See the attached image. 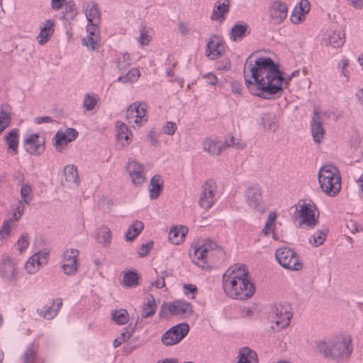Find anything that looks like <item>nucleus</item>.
Instances as JSON below:
<instances>
[{"instance_id":"f257e3e1","label":"nucleus","mask_w":363,"mask_h":363,"mask_svg":"<svg viewBox=\"0 0 363 363\" xmlns=\"http://www.w3.org/2000/svg\"><path fill=\"white\" fill-rule=\"evenodd\" d=\"M243 76L246 86L255 96L271 100L282 94L283 73L269 57H259L254 61L250 55L243 68Z\"/></svg>"},{"instance_id":"f03ea898","label":"nucleus","mask_w":363,"mask_h":363,"mask_svg":"<svg viewBox=\"0 0 363 363\" xmlns=\"http://www.w3.org/2000/svg\"><path fill=\"white\" fill-rule=\"evenodd\" d=\"M245 265L229 268L223 276V287L225 293L234 299L246 300L252 297L255 287L249 279Z\"/></svg>"},{"instance_id":"7ed1b4c3","label":"nucleus","mask_w":363,"mask_h":363,"mask_svg":"<svg viewBox=\"0 0 363 363\" xmlns=\"http://www.w3.org/2000/svg\"><path fill=\"white\" fill-rule=\"evenodd\" d=\"M352 337L339 335L315 342L318 352L326 359H343L349 358L352 352Z\"/></svg>"},{"instance_id":"20e7f679","label":"nucleus","mask_w":363,"mask_h":363,"mask_svg":"<svg viewBox=\"0 0 363 363\" xmlns=\"http://www.w3.org/2000/svg\"><path fill=\"white\" fill-rule=\"evenodd\" d=\"M318 182L322 190L335 196L341 189V177L337 167L332 164L323 166L318 172Z\"/></svg>"},{"instance_id":"39448f33","label":"nucleus","mask_w":363,"mask_h":363,"mask_svg":"<svg viewBox=\"0 0 363 363\" xmlns=\"http://www.w3.org/2000/svg\"><path fill=\"white\" fill-rule=\"evenodd\" d=\"M218 250V245L211 240H206L199 247L194 248L193 254H190L191 258L196 265L205 269L208 267V258L213 255V251Z\"/></svg>"},{"instance_id":"423d86ee","label":"nucleus","mask_w":363,"mask_h":363,"mask_svg":"<svg viewBox=\"0 0 363 363\" xmlns=\"http://www.w3.org/2000/svg\"><path fill=\"white\" fill-rule=\"evenodd\" d=\"M275 257L280 265L286 269L298 271L303 268L298 254L291 248H279L275 252Z\"/></svg>"},{"instance_id":"0eeeda50","label":"nucleus","mask_w":363,"mask_h":363,"mask_svg":"<svg viewBox=\"0 0 363 363\" xmlns=\"http://www.w3.org/2000/svg\"><path fill=\"white\" fill-rule=\"evenodd\" d=\"M316 208L313 205L303 203L299 206L297 210L298 213L296 216V219L298 220V227L303 228L304 226L313 228L318 223V217H315V211Z\"/></svg>"},{"instance_id":"6e6552de","label":"nucleus","mask_w":363,"mask_h":363,"mask_svg":"<svg viewBox=\"0 0 363 363\" xmlns=\"http://www.w3.org/2000/svg\"><path fill=\"white\" fill-rule=\"evenodd\" d=\"M187 323H179L167 330L162 337V342L166 346L174 345L179 342L189 333Z\"/></svg>"},{"instance_id":"1a4fd4ad","label":"nucleus","mask_w":363,"mask_h":363,"mask_svg":"<svg viewBox=\"0 0 363 363\" xmlns=\"http://www.w3.org/2000/svg\"><path fill=\"white\" fill-rule=\"evenodd\" d=\"M273 311L275 314L274 322L277 328L272 326L273 330L283 329L290 324L292 318L291 308L289 303L279 304L274 306Z\"/></svg>"},{"instance_id":"9d476101","label":"nucleus","mask_w":363,"mask_h":363,"mask_svg":"<svg viewBox=\"0 0 363 363\" xmlns=\"http://www.w3.org/2000/svg\"><path fill=\"white\" fill-rule=\"evenodd\" d=\"M125 118L129 123H134L138 127L142 126L147 121L145 106L138 102L133 103L126 110Z\"/></svg>"},{"instance_id":"9b49d317","label":"nucleus","mask_w":363,"mask_h":363,"mask_svg":"<svg viewBox=\"0 0 363 363\" xmlns=\"http://www.w3.org/2000/svg\"><path fill=\"white\" fill-rule=\"evenodd\" d=\"M245 201L248 206L259 213L265 211L264 203L262 200V190L258 186L247 188L245 192Z\"/></svg>"},{"instance_id":"f8f14e48","label":"nucleus","mask_w":363,"mask_h":363,"mask_svg":"<svg viewBox=\"0 0 363 363\" xmlns=\"http://www.w3.org/2000/svg\"><path fill=\"white\" fill-rule=\"evenodd\" d=\"M216 189V182L213 179H208L201 186V194L199 201L201 208L208 210L216 201L215 192Z\"/></svg>"},{"instance_id":"ddd939ff","label":"nucleus","mask_w":363,"mask_h":363,"mask_svg":"<svg viewBox=\"0 0 363 363\" xmlns=\"http://www.w3.org/2000/svg\"><path fill=\"white\" fill-rule=\"evenodd\" d=\"M225 52V42L218 35L210 37L206 48V55L211 60H216Z\"/></svg>"},{"instance_id":"4468645a","label":"nucleus","mask_w":363,"mask_h":363,"mask_svg":"<svg viewBox=\"0 0 363 363\" xmlns=\"http://www.w3.org/2000/svg\"><path fill=\"white\" fill-rule=\"evenodd\" d=\"M17 266L14 259L7 256L0 263V275L1 278L9 282L16 281Z\"/></svg>"},{"instance_id":"2eb2a0df","label":"nucleus","mask_w":363,"mask_h":363,"mask_svg":"<svg viewBox=\"0 0 363 363\" xmlns=\"http://www.w3.org/2000/svg\"><path fill=\"white\" fill-rule=\"evenodd\" d=\"M269 13L270 19L275 24H280L284 21L288 15V6L286 3L281 1H274L272 3Z\"/></svg>"},{"instance_id":"dca6fc26","label":"nucleus","mask_w":363,"mask_h":363,"mask_svg":"<svg viewBox=\"0 0 363 363\" xmlns=\"http://www.w3.org/2000/svg\"><path fill=\"white\" fill-rule=\"evenodd\" d=\"M24 145L30 154L40 155L45 151V138H40L38 133L31 134L25 139Z\"/></svg>"},{"instance_id":"f3484780","label":"nucleus","mask_w":363,"mask_h":363,"mask_svg":"<svg viewBox=\"0 0 363 363\" xmlns=\"http://www.w3.org/2000/svg\"><path fill=\"white\" fill-rule=\"evenodd\" d=\"M132 182L135 185H141L145 181V173L143 165L135 160H129L126 165Z\"/></svg>"},{"instance_id":"a211bd4d","label":"nucleus","mask_w":363,"mask_h":363,"mask_svg":"<svg viewBox=\"0 0 363 363\" xmlns=\"http://www.w3.org/2000/svg\"><path fill=\"white\" fill-rule=\"evenodd\" d=\"M62 307V299L56 298L52 301L51 303L43 306L41 308L37 309L38 314L46 319L52 320L56 317Z\"/></svg>"},{"instance_id":"6ab92c4d","label":"nucleus","mask_w":363,"mask_h":363,"mask_svg":"<svg viewBox=\"0 0 363 363\" xmlns=\"http://www.w3.org/2000/svg\"><path fill=\"white\" fill-rule=\"evenodd\" d=\"M311 133L314 142L320 143L325 135L323 121L317 109L313 111V116L311 122Z\"/></svg>"},{"instance_id":"aec40b11","label":"nucleus","mask_w":363,"mask_h":363,"mask_svg":"<svg viewBox=\"0 0 363 363\" xmlns=\"http://www.w3.org/2000/svg\"><path fill=\"white\" fill-rule=\"evenodd\" d=\"M77 136L78 132L72 128H67L65 131L58 130L54 138L56 148L57 149L60 145L73 141Z\"/></svg>"},{"instance_id":"412c9836","label":"nucleus","mask_w":363,"mask_h":363,"mask_svg":"<svg viewBox=\"0 0 363 363\" xmlns=\"http://www.w3.org/2000/svg\"><path fill=\"white\" fill-rule=\"evenodd\" d=\"M203 150L212 156L219 155L225 150L224 143H220L211 138H206L202 143Z\"/></svg>"},{"instance_id":"4be33fe9","label":"nucleus","mask_w":363,"mask_h":363,"mask_svg":"<svg viewBox=\"0 0 363 363\" xmlns=\"http://www.w3.org/2000/svg\"><path fill=\"white\" fill-rule=\"evenodd\" d=\"M230 2L228 0H219L215 5L211 18L213 21H222L229 12Z\"/></svg>"},{"instance_id":"5701e85b","label":"nucleus","mask_w":363,"mask_h":363,"mask_svg":"<svg viewBox=\"0 0 363 363\" xmlns=\"http://www.w3.org/2000/svg\"><path fill=\"white\" fill-rule=\"evenodd\" d=\"M172 315L189 316L192 313V306L190 303L178 300L171 303Z\"/></svg>"},{"instance_id":"b1692460","label":"nucleus","mask_w":363,"mask_h":363,"mask_svg":"<svg viewBox=\"0 0 363 363\" xmlns=\"http://www.w3.org/2000/svg\"><path fill=\"white\" fill-rule=\"evenodd\" d=\"M250 28L244 22H238L230 30V39L233 41H240L250 33Z\"/></svg>"},{"instance_id":"393cba45","label":"nucleus","mask_w":363,"mask_h":363,"mask_svg":"<svg viewBox=\"0 0 363 363\" xmlns=\"http://www.w3.org/2000/svg\"><path fill=\"white\" fill-rule=\"evenodd\" d=\"M87 21L93 26H98L101 20V13L98 6L94 2H88L85 7Z\"/></svg>"},{"instance_id":"a878e982","label":"nucleus","mask_w":363,"mask_h":363,"mask_svg":"<svg viewBox=\"0 0 363 363\" xmlns=\"http://www.w3.org/2000/svg\"><path fill=\"white\" fill-rule=\"evenodd\" d=\"M117 128V140L123 147L128 145L133 137L130 130H128L127 125L121 122L116 123Z\"/></svg>"},{"instance_id":"bb28decb","label":"nucleus","mask_w":363,"mask_h":363,"mask_svg":"<svg viewBox=\"0 0 363 363\" xmlns=\"http://www.w3.org/2000/svg\"><path fill=\"white\" fill-rule=\"evenodd\" d=\"M163 190V180L160 174H155L150 182V198L155 199L160 196Z\"/></svg>"},{"instance_id":"cd10ccee","label":"nucleus","mask_w":363,"mask_h":363,"mask_svg":"<svg viewBox=\"0 0 363 363\" xmlns=\"http://www.w3.org/2000/svg\"><path fill=\"white\" fill-rule=\"evenodd\" d=\"M38 346L32 342L23 352L20 358V363H36L38 359Z\"/></svg>"},{"instance_id":"c85d7f7f","label":"nucleus","mask_w":363,"mask_h":363,"mask_svg":"<svg viewBox=\"0 0 363 363\" xmlns=\"http://www.w3.org/2000/svg\"><path fill=\"white\" fill-rule=\"evenodd\" d=\"M55 21L52 19L47 20L44 26L41 28L40 32L38 36V43L43 45L54 33Z\"/></svg>"},{"instance_id":"c756f323","label":"nucleus","mask_w":363,"mask_h":363,"mask_svg":"<svg viewBox=\"0 0 363 363\" xmlns=\"http://www.w3.org/2000/svg\"><path fill=\"white\" fill-rule=\"evenodd\" d=\"M11 107L7 104H2L0 107V134L9 126L11 121Z\"/></svg>"},{"instance_id":"7c9ffc66","label":"nucleus","mask_w":363,"mask_h":363,"mask_svg":"<svg viewBox=\"0 0 363 363\" xmlns=\"http://www.w3.org/2000/svg\"><path fill=\"white\" fill-rule=\"evenodd\" d=\"M326 45H330L334 48H340L345 43V33L342 30L333 31L327 38L324 40Z\"/></svg>"},{"instance_id":"2f4dec72","label":"nucleus","mask_w":363,"mask_h":363,"mask_svg":"<svg viewBox=\"0 0 363 363\" xmlns=\"http://www.w3.org/2000/svg\"><path fill=\"white\" fill-rule=\"evenodd\" d=\"M64 175L65 177V182L67 184H64V185L70 186L71 184H75L76 186H78L79 176L77 172V168L75 165H67L64 168Z\"/></svg>"},{"instance_id":"473e14b6","label":"nucleus","mask_w":363,"mask_h":363,"mask_svg":"<svg viewBox=\"0 0 363 363\" xmlns=\"http://www.w3.org/2000/svg\"><path fill=\"white\" fill-rule=\"evenodd\" d=\"M18 138L19 130L17 128L12 129L5 135V140L9 146V149L11 150L15 155L18 153Z\"/></svg>"},{"instance_id":"72a5a7b5","label":"nucleus","mask_w":363,"mask_h":363,"mask_svg":"<svg viewBox=\"0 0 363 363\" xmlns=\"http://www.w3.org/2000/svg\"><path fill=\"white\" fill-rule=\"evenodd\" d=\"M239 357L238 363H258L256 352L247 347L240 350Z\"/></svg>"},{"instance_id":"f704fd0d","label":"nucleus","mask_w":363,"mask_h":363,"mask_svg":"<svg viewBox=\"0 0 363 363\" xmlns=\"http://www.w3.org/2000/svg\"><path fill=\"white\" fill-rule=\"evenodd\" d=\"M186 232L187 230L183 226L174 227L169 231V240L174 245H179L182 242Z\"/></svg>"},{"instance_id":"c9c22d12","label":"nucleus","mask_w":363,"mask_h":363,"mask_svg":"<svg viewBox=\"0 0 363 363\" xmlns=\"http://www.w3.org/2000/svg\"><path fill=\"white\" fill-rule=\"evenodd\" d=\"M143 228V223L141 221L135 220L128 229L125 234V240L133 241L140 235Z\"/></svg>"},{"instance_id":"e433bc0d","label":"nucleus","mask_w":363,"mask_h":363,"mask_svg":"<svg viewBox=\"0 0 363 363\" xmlns=\"http://www.w3.org/2000/svg\"><path fill=\"white\" fill-rule=\"evenodd\" d=\"M156 311V303L154 296L152 294H149L147 297V302L143 306L142 310V317L147 318L152 317Z\"/></svg>"},{"instance_id":"4c0bfd02","label":"nucleus","mask_w":363,"mask_h":363,"mask_svg":"<svg viewBox=\"0 0 363 363\" xmlns=\"http://www.w3.org/2000/svg\"><path fill=\"white\" fill-rule=\"evenodd\" d=\"M112 232L106 225H102L99 231L98 240L104 247H109L111 243Z\"/></svg>"},{"instance_id":"58836bf2","label":"nucleus","mask_w":363,"mask_h":363,"mask_svg":"<svg viewBox=\"0 0 363 363\" xmlns=\"http://www.w3.org/2000/svg\"><path fill=\"white\" fill-rule=\"evenodd\" d=\"M262 125L265 129L275 131L278 128V120L274 113H267L262 117Z\"/></svg>"},{"instance_id":"ea45409f","label":"nucleus","mask_w":363,"mask_h":363,"mask_svg":"<svg viewBox=\"0 0 363 363\" xmlns=\"http://www.w3.org/2000/svg\"><path fill=\"white\" fill-rule=\"evenodd\" d=\"M137 323H135L133 326H131V324L128 325L127 328H124L123 330L121 336L114 340L113 345L115 348L118 347L123 342H124L126 340L129 339L133 333H134L135 328L136 327Z\"/></svg>"},{"instance_id":"a19ab883","label":"nucleus","mask_w":363,"mask_h":363,"mask_svg":"<svg viewBox=\"0 0 363 363\" xmlns=\"http://www.w3.org/2000/svg\"><path fill=\"white\" fill-rule=\"evenodd\" d=\"M111 316L112 320L118 325H124L129 320V314L125 309L114 310Z\"/></svg>"},{"instance_id":"79ce46f5","label":"nucleus","mask_w":363,"mask_h":363,"mask_svg":"<svg viewBox=\"0 0 363 363\" xmlns=\"http://www.w3.org/2000/svg\"><path fill=\"white\" fill-rule=\"evenodd\" d=\"M38 255H33L29 258L25 264V268L28 273L30 274H35L42 266L39 262Z\"/></svg>"},{"instance_id":"37998d69","label":"nucleus","mask_w":363,"mask_h":363,"mask_svg":"<svg viewBox=\"0 0 363 363\" xmlns=\"http://www.w3.org/2000/svg\"><path fill=\"white\" fill-rule=\"evenodd\" d=\"M33 189L28 184H25L21 188V197L22 203L29 204L33 199Z\"/></svg>"},{"instance_id":"c03bdc74","label":"nucleus","mask_w":363,"mask_h":363,"mask_svg":"<svg viewBox=\"0 0 363 363\" xmlns=\"http://www.w3.org/2000/svg\"><path fill=\"white\" fill-rule=\"evenodd\" d=\"M139 276L135 272H128L124 274L123 283L126 287H135L139 284Z\"/></svg>"},{"instance_id":"a18cd8bd","label":"nucleus","mask_w":363,"mask_h":363,"mask_svg":"<svg viewBox=\"0 0 363 363\" xmlns=\"http://www.w3.org/2000/svg\"><path fill=\"white\" fill-rule=\"evenodd\" d=\"M140 76L139 69L133 68L129 70L125 75L119 77L118 81L122 83L133 82L137 81Z\"/></svg>"},{"instance_id":"49530a36","label":"nucleus","mask_w":363,"mask_h":363,"mask_svg":"<svg viewBox=\"0 0 363 363\" xmlns=\"http://www.w3.org/2000/svg\"><path fill=\"white\" fill-rule=\"evenodd\" d=\"M78 259H73L70 262H62V269L65 274L72 276L77 273L78 270Z\"/></svg>"},{"instance_id":"de8ad7c7","label":"nucleus","mask_w":363,"mask_h":363,"mask_svg":"<svg viewBox=\"0 0 363 363\" xmlns=\"http://www.w3.org/2000/svg\"><path fill=\"white\" fill-rule=\"evenodd\" d=\"M277 218V213L274 211H271L268 216L267 220L265 223L264 228L262 229V233L264 235H267L274 230L275 220Z\"/></svg>"},{"instance_id":"09e8293b","label":"nucleus","mask_w":363,"mask_h":363,"mask_svg":"<svg viewBox=\"0 0 363 363\" xmlns=\"http://www.w3.org/2000/svg\"><path fill=\"white\" fill-rule=\"evenodd\" d=\"M99 101V97L95 94H86L84 96L83 106L86 108V111L93 110L97 102Z\"/></svg>"},{"instance_id":"8fccbe9b","label":"nucleus","mask_w":363,"mask_h":363,"mask_svg":"<svg viewBox=\"0 0 363 363\" xmlns=\"http://www.w3.org/2000/svg\"><path fill=\"white\" fill-rule=\"evenodd\" d=\"M328 232V230L327 229L316 232L309 240L311 244L315 247L321 245L325 240Z\"/></svg>"},{"instance_id":"3c124183","label":"nucleus","mask_w":363,"mask_h":363,"mask_svg":"<svg viewBox=\"0 0 363 363\" xmlns=\"http://www.w3.org/2000/svg\"><path fill=\"white\" fill-rule=\"evenodd\" d=\"M131 64L130 55L123 53L117 59V67L120 71L125 70Z\"/></svg>"},{"instance_id":"603ef678","label":"nucleus","mask_w":363,"mask_h":363,"mask_svg":"<svg viewBox=\"0 0 363 363\" xmlns=\"http://www.w3.org/2000/svg\"><path fill=\"white\" fill-rule=\"evenodd\" d=\"M100 37L86 36L82 39V45L91 50L97 49L99 46Z\"/></svg>"},{"instance_id":"864d4df0","label":"nucleus","mask_w":363,"mask_h":363,"mask_svg":"<svg viewBox=\"0 0 363 363\" xmlns=\"http://www.w3.org/2000/svg\"><path fill=\"white\" fill-rule=\"evenodd\" d=\"M13 225V219H9L4 222L0 229V237L2 240H6L11 233Z\"/></svg>"},{"instance_id":"5fc2aeb1","label":"nucleus","mask_w":363,"mask_h":363,"mask_svg":"<svg viewBox=\"0 0 363 363\" xmlns=\"http://www.w3.org/2000/svg\"><path fill=\"white\" fill-rule=\"evenodd\" d=\"M77 13V11L74 4H71L70 2L66 4L65 11H63L65 18L73 19Z\"/></svg>"},{"instance_id":"6e6d98bb","label":"nucleus","mask_w":363,"mask_h":363,"mask_svg":"<svg viewBox=\"0 0 363 363\" xmlns=\"http://www.w3.org/2000/svg\"><path fill=\"white\" fill-rule=\"evenodd\" d=\"M79 252L77 249L67 250L64 253L62 262H67L73 259H78Z\"/></svg>"},{"instance_id":"4d7b16f0","label":"nucleus","mask_w":363,"mask_h":363,"mask_svg":"<svg viewBox=\"0 0 363 363\" xmlns=\"http://www.w3.org/2000/svg\"><path fill=\"white\" fill-rule=\"evenodd\" d=\"M158 315L161 318H169L170 315H172V311L171 310V303L168 306L165 303L162 304L160 307Z\"/></svg>"},{"instance_id":"13d9d810","label":"nucleus","mask_w":363,"mask_h":363,"mask_svg":"<svg viewBox=\"0 0 363 363\" xmlns=\"http://www.w3.org/2000/svg\"><path fill=\"white\" fill-rule=\"evenodd\" d=\"M299 13H303L304 16L307 14L311 9V4L308 0H301L298 6H296Z\"/></svg>"},{"instance_id":"bf43d9fd","label":"nucleus","mask_w":363,"mask_h":363,"mask_svg":"<svg viewBox=\"0 0 363 363\" xmlns=\"http://www.w3.org/2000/svg\"><path fill=\"white\" fill-rule=\"evenodd\" d=\"M306 16H304L303 13H299L298 11L294 8L290 17L291 23L294 24H299L303 22Z\"/></svg>"},{"instance_id":"052dcab7","label":"nucleus","mask_w":363,"mask_h":363,"mask_svg":"<svg viewBox=\"0 0 363 363\" xmlns=\"http://www.w3.org/2000/svg\"><path fill=\"white\" fill-rule=\"evenodd\" d=\"M152 247H153V241H150V242H147L146 244L142 245L138 250V253L139 256L140 257H144L146 255H147L150 250L152 248Z\"/></svg>"},{"instance_id":"680f3d73","label":"nucleus","mask_w":363,"mask_h":363,"mask_svg":"<svg viewBox=\"0 0 363 363\" xmlns=\"http://www.w3.org/2000/svg\"><path fill=\"white\" fill-rule=\"evenodd\" d=\"M24 211V205L22 202H19L16 208V211L13 213L12 218L10 219H13V225H14V222L18 220L22 216Z\"/></svg>"},{"instance_id":"e2e57ef3","label":"nucleus","mask_w":363,"mask_h":363,"mask_svg":"<svg viewBox=\"0 0 363 363\" xmlns=\"http://www.w3.org/2000/svg\"><path fill=\"white\" fill-rule=\"evenodd\" d=\"M342 68L341 72L342 74L345 78V82H348L350 81V72L347 70V67H349L350 61L348 59H343L342 61Z\"/></svg>"},{"instance_id":"0e129e2a","label":"nucleus","mask_w":363,"mask_h":363,"mask_svg":"<svg viewBox=\"0 0 363 363\" xmlns=\"http://www.w3.org/2000/svg\"><path fill=\"white\" fill-rule=\"evenodd\" d=\"M177 127L175 123L174 122H167L165 125H164L162 130L164 133L172 135L174 134Z\"/></svg>"},{"instance_id":"69168bd1","label":"nucleus","mask_w":363,"mask_h":363,"mask_svg":"<svg viewBox=\"0 0 363 363\" xmlns=\"http://www.w3.org/2000/svg\"><path fill=\"white\" fill-rule=\"evenodd\" d=\"M18 250L21 252H23L25 249H26L29 245L28 238L26 235H22L18 240L17 242Z\"/></svg>"},{"instance_id":"338daca9","label":"nucleus","mask_w":363,"mask_h":363,"mask_svg":"<svg viewBox=\"0 0 363 363\" xmlns=\"http://www.w3.org/2000/svg\"><path fill=\"white\" fill-rule=\"evenodd\" d=\"M87 36L91 37H100L99 34V28L98 26H93L92 24H89L86 26Z\"/></svg>"},{"instance_id":"774afa93","label":"nucleus","mask_w":363,"mask_h":363,"mask_svg":"<svg viewBox=\"0 0 363 363\" xmlns=\"http://www.w3.org/2000/svg\"><path fill=\"white\" fill-rule=\"evenodd\" d=\"M178 29L183 36H186L190 33L191 28L189 25L184 22H179L178 23Z\"/></svg>"}]
</instances>
